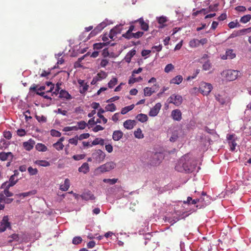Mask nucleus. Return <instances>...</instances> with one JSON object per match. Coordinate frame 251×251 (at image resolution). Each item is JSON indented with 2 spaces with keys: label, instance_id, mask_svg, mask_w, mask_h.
Masks as SVG:
<instances>
[{
  "label": "nucleus",
  "instance_id": "e433bc0d",
  "mask_svg": "<svg viewBox=\"0 0 251 251\" xmlns=\"http://www.w3.org/2000/svg\"><path fill=\"white\" fill-rule=\"evenodd\" d=\"M251 19V15L250 14H248L246 15H244L242 17L240 20V22L241 23L246 24L247 22H249Z\"/></svg>",
  "mask_w": 251,
  "mask_h": 251
},
{
  "label": "nucleus",
  "instance_id": "c85d7f7f",
  "mask_svg": "<svg viewBox=\"0 0 251 251\" xmlns=\"http://www.w3.org/2000/svg\"><path fill=\"white\" fill-rule=\"evenodd\" d=\"M179 135V131L177 130H174L172 133L171 136L170 138V141L172 142H176L178 138Z\"/></svg>",
  "mask_w": 251,
  "mask_h": 251
},
{
  "label": "nucleus",
  "instance_id": "a211bd4d",
  "mask_svg": "<svg viewBox=\"0 0 251 251\" xmlns=\"http://www.w3.org/2000/svg\"><path fill=\"white\" fill-rule=\"evenodd\" d=\"M81 198L83 200H84L85 201H88V200H93L95 199V196L90 191H87L86 192L83 193L81 196Z\"/></svg>",
  "mask_w": 251,
  "mask_h": 251
},
{
  "label": "nucleus",
  "instance_id": "69168bd1",
  "mask_svg": "<svg viewBox=\"0 0 251 251\" xmlns=\"http://www.w3.org/2000/svg\"><path fill=\"white\" fill-rule=\"evenodd\" d=\"M36 119L39 122L45 123L47 121V118L43 116H36Z\"/></svg>",
  "mask_w": 251,
  "mask_h": 251
},
{
  "label": "nucleus",
  "instance_id": "4d7b16f0",
  "mask_svg": "<svg viewBox=\"0 0 251 251\" xmlns=\"http://www.w3.org/2000/svg\"><path fill=\"white\" fill-rule=\"evenodd\" d=\"M98 78L100 79H102L105 78L107 76V74L105 72L103 71H101L97 74V76Z\"/></svg>",
  "mask_w": 251,
  "mask_h": 251
},
{
  "label": "nucleus",
  "instance_id": "ea45409f",
  "mask_svg": "<svg viewBox=\"0 0 251 251\" xmlns=\"http://www.w3.org/2000/svg\"><path fill=\"white\" fill-rule=\"evenodd\" d=\"M1 188L4 189L3 193L4 195H5L7 197H10L13 196V193L10 192L9 191V188L6 187H3L2 185L1 186Z\"/></svg>",
  "mask_w": 251,
  "mask_h": 251
},
{
  "label": "nucleus",
  "instance_id": "7ed1b4c3",
  "mask_svg": "<svg viewBox=\"0 0 251 251\" xmlns=\"http://www.w3.org/2000/svg\"><path fill=\"white\" fill-rule=\"evenodd\" d=\"M116 166V164L115 162L113 161H110L100 166L97 168V170L99 171L100 173H103L104 172H109L114 169Z\"/></svg>",
  "mask_w": 251,
  "mask_h": 251
},
{
  "label": "nucleus",
  "instance_id": "2eb2a0df",
  "mask_svg": "<svg viewBox=\"0 0 251 251\" xmlns=\"http://www.w3.org/2000/svg\"><path fill=\"white\" fill-rule=\"evenodd\" d=\"M171 116L173 119L177 121H180L182 119V113L180 110L175 109L172 111Z\"/></svg>",
  "mask_w": 251,
  "mask_h": 251
},
{
  "label": "nucleus",
  "instance_id": "72a5a7b5",
  "mask_svg": "<svg viewBox=\"0 0 251 251\" xmlns=\"http://www.w3.org/2000/svg\"><path fill=\"white\" fill-rule=\"evenodd\" d=\"M92 144L93 146L97 145H103L104 144V140L102 138H96L93 141Z\"/></svg>",
  "mask_w": 251,
  "mask_h": 251
},
{
  "label": "nucleus",
  "instance_id": "052dcab7",
  "mask_svg": "<svg viewBox=\"0 0 251 251\" xmlns=\"http://www.w3.org/2000/svg\"><path fill=\"white\" fill-rule=\"evenodd\" d=\"M144 34V32L142 31H138L136 33H133L132 36H133L134 38L138 39L141 37Z\"/></svg>",
  "mask_w": 251,
  "mask_h": 251
},
{
  "label": "nucleus",
  "instance_id": "603ef678",
  "mask_svg": "<svg viewBox=\"0 0 251 251\" xmlns=\"http://www.w3.org/2000/svg\"><path fill=\"white\" fill-rule=\"evenodd\" d=\"M77 125L78 126V127L80 129H84L87 125V123L84 121L78 122Z\"/></svg>",
  "mask_w": 251,
  "mask_h": 251
},
{
  "label": "nucleus",
  "instance_id": "f8f14e48",
  "mask_svg": "<svg viewBox=\"0 0 251 251\" xmlns=\"http://www.w3.org/2000/svg\"><path fill=\"white\" fill-rule=\"evenodd\" d=\"M161 107V103L159 102L157 103L154 107L151 108L149 113V116L151 117H154L156 116L159 113Z\"/></svg>",
  "mask_w": 251,
  "mask_h": 251
},
{
  "label": "nucleus",
  "instance_id": "cd10ccee",
  "mask_svg": "<svg viewBox=\"0 0 251 251\" xmlns=\"http://www.w3.org/2000/svg\"><path fill=\"white\" fill-rule=\"evenodd\" d=\"M136 118L138 121L142 123L146 122L148 120L147 115L142 113L138 114L136 116Z\"/></svg>",
  "mask_w": 251,
  "mask_h": 251
},
{
  "label": "nucleus",
  "instance_id": "7c9ffc66",
  "mask_svg": "<svg viewBox=\"0 0 251 251\" xmlns=\"http://www.w3.org/2000/svg\"><path fill=\"white\" fill-rule=\"evenodd\" d=\"M104 112L105 110L104 109H103L102 108H100L99 110V111L97 113V115L100 118V119H101L102 120L103 124H106L107 122V120L102 115V114L104 113Z\"/></svg>",
  "mask_w": 251,
  "mask_h": 251
},
{
  "label": "nucleus",
  "instance_id": "dca6fc26",
  "mask_svg": "<svg viewBox=\"0 0 251 251\" xmlns=\"http://www.w3.org/2000/svg\"><path fill=\"white\" fill-rule=\"evenodd\" d=\"M35 144V141L32 139H30L27 141L23 143V147L25 150L29 151L33 149Z\"/></svg>",
  "mask_w": 251,
  "mask_h": 251
},
{
  "label": "nucleus",
  "instance_id": "58836bf2",
  "mask_svg": "<svg viewBox=\"0 0 251 251\" xmlns=\"http://www.w3.org/2000/svg\"><path fill=\"white\" fill-rule=\"evenodd\" d=\"M144 92L145 96L149 97L151 96L154 92V91H152L151 88L147 87L144 88Z\"/></svg>",
  "mask_w": 251,
  "mask_h": 251
},
{
  "label": "nucleus",
  "instance_id": "864d4df0",
  "mask_svg": "<svg viewBox=\"0 0 251 251\" xmlns=\"http://www.w3.org/2000/svg\"><path fill=\"white\" fill-rule=\"evenodd\" d=\"M50 134L53 137H60L61 135V133L55 129H51L50 130Z\"/></svg>",
  "mask_w": 251,
  "mask_h": 251
},
{
  "label": "nucleus",
  "instance_id": "39448f33",
  "mask_svg": "<svg viewBox=\"0 0 251 251\" xmlns=\"http://www.w3.org/2000/svg\"><path fill=\"white\" fill-rule=\"evenodd\" d=\"M105 153L101 150H98L92 153V157L96 162L100 163L104 160L105 157Z\"/></svg>",
  "mask_w": 251,
  "mask_h": 251
},
{
  "label": "nucleus",
  "instance_id": "f704fd0d",
  "mask_svg": "<svg viewBox=\"0 0 251 251\" xmlns=\"http://www.w3.org/2000/svg\"><path fill=\"white\" fill-rule=\"evenodd\" d=\"M116 110V106L114 103L107 104L105 107V111L114 112Z\"/></svg>",
  "mask_w": 251,
  "mask_h": 251
},
{
  "label": "nucleus",
  "instance_id": "9b49d317",
  "mask_svg": "<svg viewBox=\"0 0 251 251\" xmlns=\"http://www.w3.org/2000/svg\"><path fill=\"white\" fill-rule=\"evenodd\" d=\"M136 23H139L140 25L141 28L144 31H148L149 29V24L148 23L145 22L144 20V19L141 17L136 20L132 21L131 24H135Z\"/></svg>",
  "mask_w": 251,
  "mask_h": 251
},
{
  "label": "nucleus",
  "instance_id": "9d476101",
  "mask_svg": "<svg viewBox=\"0 0 251 251\" xmlns=\"http://www.w3.org/2000/svg\"><path fill=\"white\" fill-rule=\"evenodd\" d=\"M14 157V155L11 152H5L2 151L0 152V160L2 161H12Z\"/></svg>",
  "mask_w": 251,
  "mask_h": 251
},
{
  "label": "nucleus",
  "instance_id": "13d9d810",
  "mask_svg": "<svg viewBox=\"0 0 251 251\" xmlns=\"http://www.w3.org/2000/svg\"><path fill=\"white\" fill-rule=\"evenodd\" d=\"M9 237L12 239H10L9 240V242H10V243L12 242L13 241H17L19 240V235L18 234H13Z\"/></svg>",
  "mask_w": 251,
  "mask_h": 251
},
{
  "label": "nucleus",
  "instance_id": "2f4dec72",
  "mask_svg": "<svg viewBox=\"0 0 251 251\" xmlns=\"http://www.w3.org/2000/svg\"><path fill=\"white\" fill-rule=\"evenodd\" d=\"M34 163L38 166L43 167H48L50 166V162L46 160H36Z\"/></svg>",
  "mask_w": 251,
  "mask_h": 251
},
{
  "label": "nucleus",
  "instance_id": "09e8293b",
  "mask_svg": "<svg viewBox=\"0 0 251 251\" xmlns=\"http://www.w3.org/2000/svg\"><path fill=\"white\" fill-rule=\"evenodd\" d=\"M174 69V66L172 64H168L167 65L164 69L165 73H168Z\"/></svg>",
  "mask_w": 251,
  "mask_h": 251
},
{
  "label": "nucleus",
  "instance_id": "5701e85b",
  "mask_svg": "<svg viewBox=\"0 0 251 251\" xmlns=\"http://www.w3.org/2000/svg\"><path fill=\"white\" fill-rule=\"evenodd\" d=\"M110 45L111 46H114V43H112L110 44V42H106V43H96L94 45V48L97 50H100L102 49L103 47L108 46Z\"/></svg>",
  "mask_w": 251,
  "mask_h": 251
},
{
  "label": "nucleus",
  "instance_id": "49530a36",
  "mask_svg": "<svg viewBox=\"0 0 251 251\" xmlns=\"http://www.w3.org/2000/svg\"><path fill=\"white\" fill-rule=\"evenodd\" d=\"M82 238L80 236L75 237L72 241V243L74 245H78L82 242Z\"/></svg>",
  "mask_w": 251,
  "mask_h": 251
},
{
  "label": "nucleus",
  "instance_id": "1a4fd4ad",
  "mask_svg": "<svg viewBox=\"0 0 251 251\" xmlns=\"http://www.w3.org/2000/svg\"><path fill=\"white\" fill-rule=\"evenodd\" d=\"M37 85L36 84H33L29 88V91L30 92H35L36 95L40 96L48 100H51V98L47 95H45V93L44 92H38L37 90Z\"/></svg>",
  "mask_w": 251,
  "mask_h": 251
},
{
  "label": "nucleus",
  "instance_id": "b1692460",
  "mask_svg": "<svg viewBox=\"0 0 251 251\" xmlns=\"http://www.w3.org/2000/svg\"><path fill=\"white\" fill-rule=\"evenodd\" d=\"M59 97L61 98H65L66 100H71L72 98L71 95L64 90H60L59 92Z\"/></svg>",
  "mask_w": 251,
  "mask_h": 251
},
{
  "label": "nucleus",
  "instance_id": "de8ad7c7",
  "mask_svg": "<svg viewBox=\"0 0 251 251\" xmlns=\"http://www.w3.org/2000/svg\"><path fill=\"white\" fill-rule=\"evenodd\" d=\"M27 171L31 176L36 175L38 173V170L36 168H33L31 167H29L27 168Z\"/></svg>",
  "mask_w": 251,
  "mask_h": 251
},
{
  "label": "nucleus",
  "instance_id": "ddd939ff",
  "mask_svg": "<svg viewBox=\"0 0 251 251\" xmlns=\"http://www.w3.org/2000/svg\"><path fill=\"white\" fill-rule=\"evenodd\" d=\"M15 175H12L9 180V181H6L2 184L3 187L10 188L15 185L18 182V180H15Z\"/></svg>",
  "mask_w": 251,
  "mask_h": 251
},
{
  "label": "nucleus",
  "instance_id": "473e14b6",
  "mask_svg": "<svg viewBox=\"0 0 251 251\" xmlns=\"http://www.w3.org/2000/svg\"><path fill=\"white\" fill-rule=\"evenodd\" d=\"M134 107V104H131L129 106H126L122 109L121 113L123 115L126 114L128 112L133 109Z\"/></svg>",
  "mask_w": 251,
  "mask_h": 251
},
{
  "label": "nucleus",
  "instance_id": "aec40b11",
  "mask_svg": "<svg viewBox=\"0 0 251 251\" xmlns=\"http://www.w3.org/2000/svg\"><path fill=\"white\" fill-rule=\"evenodd\" d=\"M226 57H225V56L224 55L222 57V59H233L236 57V54L234 52V50H233L229 49L226 51Z\"/></svg>",
  "mask_w": 251,
  "mask_h": 251
},
{
  "label": "nucleus",
  "instance_id": "c756f323",
  "mask_svg": "<svg viewBox=\"0 0 251 251\" xmlns=\"http://www.w3.org/2000/svg\"><path fill=\"white\" fill-rule=\"evenodd\" d=\"M36 149L39 151H46L48 150L47 147L43 144L38 143L35 146Z\"/></svg>",
  "mask_w": 251,
  "mask_h": 251
},
{
  "label": "nucleus",
  "instance_id": "393cba45",
  "mask_svg": "<svg viewBox=\"0 0 251 251\" xmlns=\"http://www.w3.org/2000/svg\"><path fill=\"white\" fill-rule=\"evenodd\" d=\"M183 77L181 75H177L170 80V83L179 84L182 81Z\"/></svg>",
  "mask_w": 251,
  "mask_h": 251
},
{
  "label": "nucleus",
  "instance_id": "6ab92c4d",
  "mask_svg": "<svg viewBox=\"0 0 251 251\" xmlns=\"http://www.w3.org/2000/svg\"><path fill=\"white\" fill-rule=\"evenodd\" d=\"M123 136V132L120 130H115L113 132L112 138L115 141L120 140Z\"/></svg>",
  "mask_w": 251,
  "mask_h": 251
},
{
  "label": "nucleus",
  "instance_id": "0e129e2a",
  "mask_svg": "<svg viewBox=\"0 0 251 251\" xmlns=\"http://www.w3.org/2000/svg\"><path fill=\"white\" fill-rule=\"evenodd\" d=\"M104 128L100 125H97L95 127L93 128V131L95 132H97L100 130H102Z\"/></svg>",
  "mask_w": 251,
  "mask_h": 251
},
{
  "label": "nucleus",
  "instance_id": "f257e3e1",
  "mask_svg": "<svg viewBox=\"0 0 251 251\" xmlns=\"http://www.w3.org/2000/svg\"><path fill=\"white\" fill-rule=\"evenodd\" d=\"M196 167L194 159L189 154L182 156L175 166V169L178 172L190 173L193 172Z\"/></svg>",
  "mask_w": 251,
  "mask_h": 251
},
{
  "label": "nucleus",
  "instance_id": "a18cd8bd",
  "mask_svg": "<svg viewBox=\"0 0 251 251\" xmlns=\"http://www.w3.org/2000/svg\"><path fill=\"white\" fill-rule=\"evenodd\" d=\"M218 4L216 3L214 5H210L209 6L208 8L207 9L206 13L210 11H217L218 10Z\"/></svg>",
  "mask_w": 251,
  "mask_h": 251
},
{
  "label": "nucleus",
  "instance_id": "f03ea898",
  "mask_svg": "<svg viewBox=\"0 0 251 251\" xmlns=\"http://www.w3.org/2000/svg\"><path fill=\"white\" fill-rule=\"evenodd\" d=\"M240 72L234 70H226L223 71L221 73L222 76L225 77L228 81L235 80L239 75Z\"/></svg>",
  "mask_w": 251,
  "mask_h": 251
},
{
  "label": "nucleus",
  "instance_id": "774afa93",
  "mask_svg": "<svg viewBox=\"0 0 251 251\" xmlns=\"http://www.w3.org/2000/svg\"><path fill=\"white\" fill-rule=\"evenodd\" d=\"M3 136H4V137L6 139H10L12 137V134L9 131H4V133H3Z\"/></svg>",
  "mask_w": 251,
  "mask_h": 251
},
{
  "label": "nucleus",
  "instance_id": "4468645a",
  "mask_svg": "<svg viewBox=\"0 0 251 251\" xmlns=\"http://www.w3.org/2000/svg\"><path fill=\"white\" fill-rule=\"evenodd\" d=\"M105 25V24L104 23H101L99 25L91 32L89 34V36L93 37L96 35L103 29Z\"/></svg>",
  "mask_w": 251,
  "mask_h": 251
},
{
  "label": "nucleus",
  "instance_id": "bf43d9fd",
  "mask_svg": "<svg viewBox=\"0 0 251 251\" xmlns=\"http://www.w3.org/2000/svg\"><path fill=\"white\" fill-rule=\"evenodd\" d=\"M90 136V134L89 133H83L78 136V140H82L85 139H87Z\"/></svg>",
  "mask_w": 251,
  "mask_h": 251
},
{
  "label": "nucleus",
  "instance_id": "5fc2aeb1",
  "mask_svg": "<svg viewBox=\"0 0 251 251\" xmlns=\"http://www.w3.org/2000/svg\"><path fill=\"white\" fill-rule=\"evenodd\" d=\"M61 85V82H57L55 85V91L52 93V96L53 94L57 95L59 93V91L60 89V86Z\"/></svg>",
  "mask_w": 251,
  "mask_h": 251
},
{
  "label": "nucleus",
  "instance_id": "6e6552de",
  "mask_svg": "<svg viewBox=\"0 0 251 251\" xmlns=\"http://www.w3.org/2000/svg\"><path fill=\"white\" fill-rule=\"evenodd\" d=\"M10 223L9 222L8 216H4L0 222V232H4L6 228L10 227Z\"/></svg>",
  "mask_w": 251,
  "mask_h": 251
},
{
  "label": "nucleus",
  "instance_id": "6e6d98bb",
  "mask_svg": "<svg viewBox=\"0 0 251 251\" xmlns=\"http://www.w3.org/2000/svg\"><path fill=\"white\" fill-rule=\"evenodd\" d=\"M211 68V64L209 61L205 62L202 65V69L205 71L209 70Z\"/></svg>",
  "mask_w": 251,
  "mask_h": 251
},
{
  "label": "nucleus",
  "instance_id": "a19ab883",
  "mask_svg": "<svg viewBox=\"0 0 251 251\" xmlns=\"http://www.w3.org/2000/svg\"><path fill=\"white\" fill-rule=\"evenodd\" d=\"M118 79L116 77L112 78L108 83V86L109 88H112L117 84Z\"/></svg>",
  "mask_w": 251,
  "mask_h": 251
},
{
  "label": "nucleus",
  "instance_id": "a878e982",
  "mask_svg": "<svg viewBox=\"0 0 251 251\" xmlns=\"http://www.w3.org/2000/svg\"><path fill=\"white\" fill-rule=\"evenodd\" d=\"M37 193V191L35 190H33L32 191L27 192H25L19 194H17L16 196H17L19 197H23L24 198L28 197L31 195H34L36 194Z\"/></svg>",
  "mask_w": 251,
  "mask_h": 251
},
{
  "label": "nucleus",
  "instance_id": "338daca9",
  "mask_svg": "<svg viewBox=\"0 0 251 251\" xmlns=\"http://www.w3.org/2000/svg\"><path fill=\"white\" fill-rule=\"evenodd\" d=\"M235 9L239 12H245L246 10V8L244 6H238L235 8Z\"/></svg>",
  "mask_w": 251,
  "mask_h": 251
},
{
  "label": "nucleus",
  "instance_id": "c03bdc74",
  "mask_svg": "<svg viewBox=\"0 0 251 251\" xmlns=\"http://www.w3.org/2000/svg\"><path fill=\"white\" fill-rule=\"evenodd\" d=\"M103 181L105 183H109L110 185H113L118 181L117 178H104L103 179Z\"/></svg>",
  "mask_w": 251,
  "mask_h": 251
},
{
  "label": "nucleus",
  "instance_id": "0eeeda50",
  "mask_svg": "<svg viewBox=\"0 0 251 251\" xmlns=\"http://www.w3.org/2000/svg\"><path fill=\"white\" fill-rule=\"evenodd\" d=\"M168 101L169 103L179 106L182 102V98L180 95L173 94L169 98Z\"/></svg>",
  "mask_w": 251,
  "mask_h": 251
},
{
  "label": "nucleus",
  "instance_id": "e2e57ef3",
  "mask_svg": "<svg viewBox=\"0 0 251 251\" xmlns=\"http://www.w3.org/2000/svg\"><path fill=\"white\" fill-rule=\"evenodd\" d=\"M85 156V155L84 154H77V155H74L73 156V158L75 160H79L83 159L84 158Z\"/></svg>",
  "mask_w": 251,
  "mask_h": 251
},
{
  "label": "nucleus",
  "instance_id": "8fccbe9b",
  "mask_svg": "<svg viewBox=\"0 0 251 251\" xmlns=\"http://www.w3.org/2000/svg\"><path fill=\"white\" fill-rule=\"evenodd\" d=\"M133 34V33L127 30L125 33L123 34L122 36L127 39H130L133 38V36H132Z\"/></svg>",
  "mask_w": 251,
  "mask_h": 251
},
{
  "label": "nucleus",
  "instance_id": "423d86ee",
  "mask_svg": "<svg viewBox=\"0 0 251 251\" xmlns=\"http://www.w3.org/2000/svg\"><path fill=\"white\" fill-rule=\"evenodd\" d=\"M235 134H227L226 136V139L230 147V151H234L235 150V147L237 146L236 142L237 138H235Z\"/></svg>",
  "mask_w": 251,
  "mask_h": 251
},
{
  "label": "nucleus",
  "instance_id": "20e7f679",
  "mask_svg": "<svg viewBox=\"0 0 251 251\" xmlns=\"http://www.w3.org/2000/svg\"><path fill=\"white\" fill-rule=\"evenodd\" d=\"M213 87L210 83L205 82L201 83L199 89L201 93L203 95H208L211 91Z\"/></svg>",
  "mask_w": 251,
  "mask_h": 251
},
{
  "label": "nucleus",
  "instance_id": "4be33fe9",
  "mask_svg": "<svg viewBox=\"0 0 251 251\" xmlns=\"http://www.w3.org/2000/svg\"><path fill=\"white\" fill-rule=\"evenodd\" d=\"M89 166L88 163H84L82 165L78 168V171L79 172L83 173L85 174L89 171Z\"/></svg>",
  "mask_w": 251,
  "mask_h": 251
},
{
  "label": "nucleus",
  "instance_id": "680f3d73",
  "mask_svg": "<svg viewBox=\"0 0 251 251\" xmlns=\"http://www.w3.org/2000/svg\"><path fill=\"white\" fill-rule=\"evenodd\" d=\"M89 85L87 84V83H85L81 89L79 90V92L83 94H84L88 89Z\"/></svg>",
  "mask_w": 251,
  "mask_h": 251
},
{
  "label": "nucleus",
  "instance_id": "3c124183",
  "mask_svg": "<svg viewBox=\"0 0 251 251\" xmlns=\"http://www.w3.org/2000/svg\"><path fill=\"white\" fill-rule=\"evenodd\" d=\"M78 140V135H76L74 138L70 139L69 140V143L71 144H73L76 146L77 144Z\"/></svg>",
  "mask_w": 251,
  "mask_h": 251
},
{
  "label": "nucleus",
  "instance_id": "bb28decb",
  "mask_svg": "<svg viewBox=\"0 0 251 251\" xmlns=\"http://www.w3.org/2000/svg\"><path fill=\"white\" fill-rule=\"evenodd\" d=\"M70 187V180L68 178L65 179L64 184L60 186V189L63 191L68 190Z\"/></svg>",
  "mask_w": 251,
  "mask_h": 251
},
{
  "label": "nucleus",
  "instance_id": "412c9836",
  "mask_svg": "<svg viewBox=\"0 0 251 251\" xmlns=\"http://www.w3.org/2000/svg\"><path fill=\"white\" fill-rule=\"evenodd\" d=\"M157 22L160 25L159 26V28H162L166 26V25L165 24L168 21L167 18L165 16H161L160 17H157Z\"/></svg>",
  "mask_w": 251,
  "mask_h": 251
},
{
  "label": "nucleus",
  "instance_id": "c9c22d12",
  "mask_svg": "<svg viewBox=\"0 0 251 251\" xmlns=\"http://www.w3.org/2000/svg\"><path fill=\"white\" fill-rule=\"evenodd\" d=\"M189 45L191 48H197L199 46V39H193L190 41Z\"/></svg>",
  "mask_w": 251,
  "mask_h": 251
},
{
  "label": "nucleus",
  "instance_id": "37998d69",
  "mask_svg": "<svg viewBox=\"0 0 251 251\" xmlns=\"http://www.w3.org/2000/svg\"><path fill=\"white\" fill-rule=\"evenodd\" d=\"M134 136L136 138L138 139H142L144 137V135L142 134V130L140 128H138L137 130L134 131Z\"/></svg>",
  "mask_w": 251,
  "mask_h": 251
},
{
  "label": "nucleus",
  "instance_id": "79ce46f5",
  "mask_svg": "<svg viewBox=\"0 0 251 251\" xmlns=\"http://www.w3.org/2000/svg\"><path fill=\"white\" fill-rule=\"evenodd\" d=\"M53 147L58 151L62 150L64 146L62 143L57 142L52 145Z\"/></svg>",
  "mask_w": 251,
  "mask_h": 251
},
{
  "label": "nucleus",
  "instance_id": "f3484780",
  "mask_svg": "<svg viewBox=\"0 0 251 251\" xmlns=\"http://www.w3.org/2000/svg\"><path fill=\"white\" fill-rule=\"evenodd\" d=\"M136 125V122L134 120H127L124 123V126L127 129H131Z\"/></svg>",
  "mask_w": 251,
  "mask_h": 251
},
{
  "label": "nucleus",
  "instance_id": "4c0bfd02",
  "mask_svg": "<svg viewBox=\"0 0 251 251\" xmlns=\"http://www.w3.org/2000/svg\"><path fill=\"white\" fill-rule=\"evenodd\" d=\"M142 79L143 78L141 76H139L137 78H135L134 76H132L131 75V76L130 77L129 79L128 80V84H133L136 82H139L141 80H142Z\"/></svg>",
  "mask_w": 251,
  "mask_h": 251
}]
</instances>
